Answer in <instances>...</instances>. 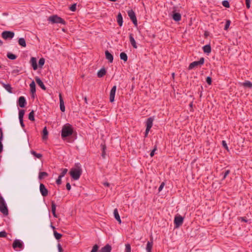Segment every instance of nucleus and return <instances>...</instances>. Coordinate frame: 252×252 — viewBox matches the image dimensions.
Returning a JSON list of instances; mask_svg holds the SVG:
<instances>
[{"instance_id":"obj_1","label":"nucleus","mask_w":252,"mask_h":252,"mask_svg":"<svg viewBox=\"0 0 252 252\" xmlns=\"http://www.w3.org/2000/svg\"><path fill=\"white\" fill-rule=\"evenodd\" d=\"M61 137L63 140L72 142L77 138V133L73 130L72 126L69 124L64 125L62 129Z\"/></svg>"},{"instance_id":"obj_2","label":"nucleus","mask_w":252,"mask_h":252,"mask_svg":"<svg viewBox=\"0 0 252 252\" xmlns=\"http://www.w3.org/2000/svg\"><path fill=\"white\" fill-rule=\"evenodd\" d=\"M75 168L70 169L69 174L74 180H77L80 178L82 173V170L79 163H75Z\"/></svg>"},{"instance_id":"obj_3","label":"nucleus","mask_w":252,"mask_h":252,"mask_svg":"<svg viewBox=\"0 0 252 252\" xmlns=\"http://www.w3.org/2000/svg\"><path fill=\"white\" fill-rule=\"evenodd\" d=\"M48 20L52 24H61L63 25L66 24V22L65 20L61 17L58 16L57 15H53L50 16L48 18Z\"/></svg>"},{"instance_id":"obj_4","label":"nucleus","mask_w":252,"mask_h":252,"mask_svg":"<svg viewBox=\"0 0 252 252\" xmlns=\"http://www.w3.org/2000/svg\"><path fill=\"white\" fill-rule=\"evenodd\" d=\"M0 211L5 215H7L8 214V208L2 196H0Z\"/></svg>"},{"instance_id":"obj_5","label":"nucleus","mask_w":252,"mask_h":252,"mask_svg":"<svg viewBox=\"0 0 252 252\" xmlns=\"http://www.w3.org/2000/svg\"><path fill=\"white\" fill-rule=\"evenodd\" d=\"M205 59L203 57L200 59L198 61H194L190 63L188 67L189 70H191L197 66H201L204 63Z\"/></svg>"},{"instance_id":"obj_6","label":"nucleus","mask_w":252,"mask_h":252,"mask_svg":"<svg viewBox=\"0 0 252 252\" xmlns=\"http://www.w3.org/2000/svg\"><path fill=\"white\" fill-rule=\"evenodd\" d=\"M184 221V218L180 215L175 217L174 223L175 228H178L182 225Z\"/></svg>"},{"instance_id":"obj_7","label":"nucleus","mask_w":252,"mask_h":252,"mask_svg":"<svg viewBox=\"0 0 252 252\" xmlns=\"http://www.w3.org/2000/svg\"><path fill=\"white\" fill-rule=\"evenodd\" d=\"M127 14L129 17V18L132 22L133 24L135 26H137V21L136 19V17L135 14V12L133 11V10H129L127 11Z\"/></svg>"},{"instance_id":"obj_8","label":"nucleus","mask_w":252,"mask_h":252,"mask_svg":"<svg viewBox=\"0 0 252 252\" xmlns=\"http://www.w3.org/2000/svg\"><path fill=\"white\" fill-rule=\"evenodd\" d=\"M14 36V32L11 31H5L1 33V36L4 39H11Z\"/></svg>"},{"instance_id":"obj_9","label":"nucleus","mask_w":252,"mask_h":252,"mask_svg":"<svg viewBox=\"0 0 252 252\" xmlns=\"http://www.w3.org/2000/svg\"><path fill=\"white\" fill-rule=\"evenodd\" d=\"M18 105L21 108H24L27 104L26 98L24 96H20L17 101Z\"/></svg>"},{"instance_id":"obj_10","label":"nucleus","mask_w":252,"mask_h":252,"mask_svg":"<svg viewBox=\"0 0 252 252\" xmlns=\"http://www.w3.org/2000/svg\"><path fill=\"white\" fill-rule=\"evenodd\" d=\"M117 89V86L116 85L114 86L111 89L110 92V102L112 103L115 100V95L116 94V91Z\"/></svg>"},{"instance_id":"obj_11","label":"nucleus","mask_w":252,"mask_h":252,"mask_svg":"<svg viewBox=\"0 0 252 252\" xmlns=\"http://www.w3.org/2000/svg\"><path fill=\"white\" fill-rule=\"evenodd\" d=\"M39 190L41 194L44 197L48 195V190L43 184L41 183L39 186Z\"/></svg>"},{"instance_id":"obj_12","label":"nucleus","mask_w":252,"mask_h":252,"mask_svg":"<svg viewBox=\"0 0 252 252\" xmlns=\"http://www.w3.org/2000/svg\"><path fill=\"white\" fill-rule=\"evenodd\" d=\"M30 91L32 94V97L33 98L34 97V95L35 94L36 92V85L35 82L32 81L31 83L30 84Z\"/></svg>"},{"instance_id":"obj_13","label":"nucleus","mask_w":252,"mask_h":252,"mask_svg":"<svg viewBox=\"0 0 252 252\" xmlns=\"http://www.w3.org/2000/svg\"><path fill=\"white\" fill-rule=\"evenodd\" d=\"M172 19L176 22H179L181 19V15L178 12H176L175 11H173L172 15Z\"/></svg>"},{"instance_id":"obj_14","label":"nucleus","mask_w":252,"mask_h":252,"mask_svg":"<svg viewBox=\"0 0 252 252\" xmlns=\"http://www.w3.org/2000/svg\"><path fill=\"white\" fill-rule=\"evenodd\" d=\"M30 63L33 68V69L36 70L38 68V65L37 64L36 59L35 57H32Z\"/></svg>"},{"instance_id":"obj_15","label":"nucleus","mask_w":252,"mask_h":252,"mask_svg":"<svg viewBox=\"0 0 252 252\" xmlns=\"http://www.w3.org/2000/svg\"><path fill=\"white\" fill-rule=\"evenodd\" d=\"M12 247L14 249L17 248H22L23 247V243L19 240H15L13 243Z\"/></svg>"},{"instance_id":"obj_16","label":"nucleus","mask_w":252,"mask_h":252,"mask_svg":"<svg viewBox=\"0 0 252 252\" xmlns=\"http://www.w3.org/2000/svg\"><path fill=\"white\" fill-rule=\"evenodd\" d=\"M35 79V81H36V83L38 84V85L43 90L45 91L46 90V87H45V86L43 84V83L42 81V80L38 77H36Z\"/></svg>"},{"instance_id":"obj_17","label":"nucleus","mask_w":252,"mask_h":252,"mask_svg":"<svg viewBox=\"0 0 252 252\" xmlns=\"http://www.w3.org/2000/svg\"><path fill=\"white\" fill-rule=\"evenodd\" d=\"M59 99L60 110L62 112H64L65 111V106L64 104V101L61 94H59Z\"/></svg>"},{"instance_id":"obj_18","label":"nucleus","mask_w":252,"mask_h":252,"mask_svg":"<svg viewBox=\"0 0 252 252\" xmlns=\"http://www.w3.org/2000/svg\"><path fill=\"white\" fill-rule=\"evenodd\" d=\"M129 38L130 42L132 46L135 49L137 48L136 42L134 38L133 35L132 33H129Z\"/></svg>"},{"instance_id":"obj_19","label":"nucleus","mask_w":252,"mask_h":252,"mask_svg":"<svg viewBox=\"0 0 252 252\" xmlns=\"http://www.w3.org/2000/svg\"><path fill=\"white\" fill-rule=\"evenodd\" d=\"M105 55L106 59H107L110 63H112L113 61V56L108 50L105 51Z\"/></svg>"},{"instance_id":"obj_20","label":"nucleus","mask_w":252,"mask_h":252,"mask_svg":"<svg viewBox=\"0 0 252 252\" xmlns=\"http://www.w3.org/2000/svg\"><path fill=\"white\" fill-rule=\"evenodd\" d=\"M154 119L153 117H150L148 118L146 122V128L151 129L153 126V123Z\"/></svg>"},{"instance_id":"obj_21","label":"nucleus","mask_w":252,"mask_h":252,"mask_svg":"<svg viewBox=\"0 0 252 252\" xmlns=\"http://www.w3.org/2000/svg\"><path fill=\"white\" fill-rule=\"evenodd\" d=\"M153 245V238H151V241H148L147 244V246H146L147 252H152Z\"/></svg>"},{"instance_id":"obj_22","label":"nucleus","mask_w":252,"mask_h":252,"mask_svg":"<svg viewBox=\"0 0 252 252\" xmlns=\"http://www.w3.org/2000/svg\"><path fill=\"white\" fill-rule=\"evenodd\" d=\"M101 151H102V154L101 156L103 158H105L106 157V146L105 143V142L102 143L100 145Z\"/></svg>"},{"instance_id":"obj_23","label":"nucleus","mask_w":252,"mask_h":252,"mask_svg":"<svg viewBox=\"0 0 252 252\" xmlns=\"http://www.w3.org/2000/svg\"><path fill=\"white\" fill-rule=\"evenodd\" d=\"M114 216L115 219L118 221L119 223L121 224L122 223V221L117 208L115 209L114 210Z\"/></svg>"},{"instance_id":"obj_24","label":"nucleus","mask_w":252,"mask_h":252,"mask_svg":"<svg viewBox=\"0 0 252 252\" xmlns=\"http://www.w3.org/2000/svg\"><path fill=\"white\" fill-rule=\"evenodd\" d=\"M111 246L109 244H107L101 249L100 252H111Z\"/></svg>"},{"instance_id":"obj_25","label":"nucleus","mask_w":252,"mask_h":252,"mask_svg":"<svg viewBox=\"0 0 252 252\" xmlns=\"http://www.w3.org/2000/svg\"><path fill=\"white\" fill-rule=\"evenodd\" d=\"M118 24L120 27H122L123 24V17L121 13H119L117 17Z\"/></svg>"},{"instance_id":"obj_26","label":"nucleus","mask_w":252,"mask_h":252,"mask_svg":"<svg viewBox=\"0 0 252 252\" xmlns=\"http://www.w3.org/2000/svg\"><path fill=\"white\" fill-rule=\"evenodd\" d=\"M106 71L105 69L103 67L101 68L99 70H98L97 73V75L98 77L101 78L104 76L106 74Z\"/></svg>"},{"instance_id":"obj_27","label":"nucleus","mask_w":252,"mask_h":252,"mask_svg":"<svg viewBox=\"0 0 252 252\" xmlns=\"http://www.w3.org/2000/svg\"><path fill=\"white\" fill-rule=\"evenodd\" d=\"M203 50L205 53L209 54L211 52V47L210 44H207L203 47Z\"/></svg>"},{"instance_id":"obj_28","label":"nucleus","mask_w":252,"mask_h":252,"mask_svg":"<svg viewBox=\"0 0 252 252\" xmlns=\"http://www.w3.org/2000/svg\"><path fill=\"white\" fill-rule=\"evenodd\" d=\"M2 85V86L5 88V89L9 93H12V88L11 86V85L9 84H5L4 83H1Z\"/></svg>"},{"instance_id":"obj_29","label":"nucleus","mask_w":252,"mask_h":252,"mask_svg":"<svg viewBox=\"0 0 252 252\" xmlns=\"http://www.w3.org/2000/svg\"><path fill=\"white\" fill-rule=\"evenodd\" d=\"M48 131L47 130L46 127L45 126L42 130V139L43 140H46L48 138Z\"/></svg>"},{"instance_id":"obj_30","label":"nucleus","mask_w":252,"mask_h":252,"mask_svg":"<svg viewBox=\"0 0 252 252\" xmlns=\"http://www.w3.org/2000/svg\"><path fill=\"white\" fill-rule=\"evenodd\" d=\"M56 205L55 204V203L53 201H52V203H51V211H52V213L53 215L54 216V217L57 218V215L56 214Z\"/></svg>"},{"instance_id":"obj_31","label":"nucleus","mask_w":252,"mask_h":252,"mask_svg":"<svg viewBox=\"0 0 252 252\" xmlns=\"http://www.w3.org/2000/svg\"><path fill=\"white\" fill-rule=\"evenodd\" d=\"M56 205L55 204V203L53 201H52V203H51V211H52V213L53 215L54 216V217L57 218V215L56 214Z\"/></svg>"},{"instance_id":"obj_32","label":"nucleus","mask_w":252,"mask_h":252,"mask_svg":"<svg viewBox=\"0 0 252 252\" xmlns=\"http://www.w3.org/2000/svg\"><path fill=\"white\" fill-rule=\"evenodd\" d=\"M18 42V44L22 47H25L26 46V40L24 38H20Z\"/></svg>"},{"instance_id":"obj_33","label":"nucleus","mask_w":252,"mask_h":252,"mask_svg":"<svg viewBox=\"0 0 252 252\" xmlns=\"http://www.w3.org/2000/svg\"><path fill=\"white\" fill-rule=\"evenodd\" d=\"M7 57L10 60H14L17 58V56L12 53L8 52Z\"/></svg>"},{"instance_id":"obj_34","label":"nucleus","mask_w":252,"mask_h":252,"mask_svg":"<svg viewBox=\"0 0 252 252\" xmlns=\"http://www.w3.org/2000/svg\"><path fill=\"white\" fill-rule=\"evenodd\" d=\"M120 59L122 60H123L125 62L127 61V56L125 52H122L120 55Z\"/></svg>"},{"instance_id":"obj_35","label":"nucleus","mask_w":252,"mask_h":252,"mask_svg":"<svg viewBox=\"0 0 252 252\" xmlns=\"http://www.w3.org/2000/svg\"><path fill=\"white\" fill-rule=\"evenodd\" d=\"M29 119L32 121L34 122L35 121L34 119V112L33 110H32L29 114L28 116Z\"/></svg>"},{"instance_id":"obj_36","label":"nucleus","mask_w":252,"mask_h":252,"mask_svg":"<svg viewBox=\"0 0 252 252\" xmlns=\"http://www.w3.org/2000/svg\"><path fill=\"white\" fill-rule=\"evenodd\" d=\"M48 174L46 172H40L39 173L38 178L39 180L42 179L45 177H47Z\"/></svg>"},{"instance_id":"obj_37","label":"nucleus","mask_w":252,"mask_h":252,"mask_svg":"<svg viewBox=\"0 0 252 252\" xmlns=\"http://www.w3.org/2000/svg\"><path fill=\"white\" fill-rule=\"evenodd\" d=\"M243 86L245 87L251 89L252 88V83L249 81H246L243 83Z\"/></svg>"},{"instance_id":"obj_38","label":"nucleus","mask_w":252,"mask_h":252,"mask_svg":"<svg viewBox=\"0 0 252 252\" xmlns=\"http://www.w3.org/2000/svg\"><path fill=\"white\" fill-rule=\"evenodd\" d=\"M31 154L33 155L34 157L38 158H40L42 157V155L39 153H36L34 151H31Z\"/></svg>"},{"instance_id":"obj_39","label":"nucleus","mask_w":252,"mask_h":252,"mask_svg":"<svg viewBox=\"0 0 252 252\" xmlns=\"http://www.w3.org/2000/svg\"><path fill=\"white\" fill-rule=\"evenodd\" d=\"M45 63V59L41 58L39 59L38 62V66L40 68H42Z\"/></svg>"},{"instance_id":"obj_40","label":"nucleus","mask_w":252,"mask_h":252,"mask_svg":"<svg viewBox=\"0 0 252 252\" xmlns=\"http://www.w3.org/2000/svg\"><path fill=\"white\" fill-rule=\"evenodd\" d=\"M25 114V110L23 109L20 110L19 111V120H23L24 116Z\"/></svg>"},{"instance_id":"obj_41","label":"nucleus","mask_w":252,"mask_h":252,"mask_svg":"<svg viewBox=\"0 0 252 252\" xmlns=\"http://www.w3.org/2000/svg\"><path fill=\"white\" fill-rule=\"evenodd\" d=\"M61 170H62V172L60 174V175L59 176V177H60L61 178H63L66 174L68 170H67V169H66V168H62Z\"/></svg>"},{"instance_id":"obj_42","label":"nucleus","mask_w":252,"mask_h":252,"mask_svg":"<svg viewBox=\"0 0 252 252\" xmlns=\"http://www.w3.org/2000/svg\"><path fill=\"white\" fill-rule=\"evenodd\" d=\"M230 173V170L229 169L225 170L224 171L222 172V174L223 175L222 180L225 179L226 178V177L227 176V175L228 174H229Z\"/></svg>"},{"instance_id":"obj_43","label":"nucleus","mask_w":252,"mask_h":252,"mask_svg":"<svg viewBox=\"0 0 252 252\" xmlns=\"http://www.w3.org/2000/svg\"><path fill=\"white\" fill-rule=\"evenodd\" d=\"M54 235L56 239L59 240L62 237V234L57 232L56 231H54Z\"/></svg>"},{"instance_id":"obj_44","label":"nucleus","mask_w":252,"mask_h":252,"mask_svg":"<svg viewBox=\"0 0 252 252\" xmlns=\"http://www.w3.org/2000/svg\"><path fill=\"white\" fill-rule=\"evenodd\" d=\"M222 4L224 7H225L226 8L230 7L229 2L228 0H223L222 1Z\"/></svg>"},{"instance_id":"obj_45","label":"nucleus","mask_w":252,"mask_h":252,"mask_svg":"<svg viewBox=\"0 0 252 252\" xmlns=\"http://www.w3.org/2000/svg\"><path fill=\"white\" fill-rule=\"evenodd\" d=\"M231 23V21L229 20H227L226 21V23L224 28V30L227 31L229 28L230 25Z\"/></svg>"},{"instance_id":"obj_46","label":"nucleus","mask_w":252,"mask_h":252,"mask_svg":"<svg viewBox=\"0 0 252 252\" xmlns=\"http://www.w3.org/2000/svg\"><path fill=\"white\" fill-rule=\"evenodd\" d=\"M69 9L71 11H75V10H76V3H73V4L71 5Z\"/></svg>"},{"instance_id":"obj_47","label":"nucleus","mask_w":252,"mask_h":252,"mask_svg":"<svg viewBox=\"0 0 252 252\" xmlns=\"http://www.w3.org/2000/svg\"><path fill=\"white\" fill-rule=\"evenodd\" d=\"M99 246L97 244H95L91 251V252H98Z\"/></svg>"},{"instance_id":"obj_48","label":"nucleus","mask_w":252,"mask_h":252,"mask_svg":"<svg viewBox=\"0 0 252 252\" xmlns=\"http://www.w3.org/2000/svg\"><path fill=\"white\" fill-rule=\"evenodd\" d=\"M125 252H131V247L129 244L126 245Z\"/></svg>"},{"instance_id":"obj_49","label":"nucleus","mask_w":252,"mask_h":252,"mask_svg":"<svg viewBox=\"0 0 252 252\" xmlns=\"http://www.w3.org/2000/svg\"><path fill=\"white\" fill-rule=\"evenodd\" d=\"M222 145L225 150H226L227 151H229L228 147L225 141H222Z\"/></svg>"},{"instance_id":"obj_50","label":"nucleus","mask_w":252,"mask_h":252,"mask_svg":"<svg viewBox=\"0 0 252 252\" xmlns=\"http://www.w3.org/2000/svg\"><path fill=\"white\" fill-rule=\"evenodd\" d=\"M157 150V146L155 145L154 149L151 151L150 155L151 157H153L155 155V151Z\"/></svg>"},{"instance_id":"obj_51","label":"nucleus","mask_w":252,"mask_h":252,"mask_svg":"<svg viewBox=\"0 0 252 252\" xmlns=\"http://www.w3.org/2000/svg\"><path fill=\"white\" fill-rule=\"evenodd\" d=\"M206 81L208 85H211L212 82V78L210 76H208L206 79Z\"/></svg>"},{"instance_id":"obj_52","label":"nucleus","mask_w":252,"mask_h":252,"mask_svg":"<svg viewBox=\"0 0 252 252\" xmlns=\"http://www.w3.org/2000/svg\"><path fill=\"white\" fill-rule=\"evenodd\" d=\"M238 220L245 222H247L248 221V220L246 217H239L238 218Z\"/></svg>"},{"instance_id":"obj_53","label":"nucleus","mask_w":252,"mask_h":252,"mask_svg":"<svg viewBox=\"0 0 252 252\" xmlns=\"http://www.w3.org/2000/svg\"><path fill=\"white\" fill-rule=\"evenodd\" d=\"M7 236V233L5 231L0 232V237L5 238Z\"/></svg>"},{"instance_id":"obj_54","label":"nucleus","mask_w":252,"mask_h":252,"mask_svg":"<svg viewBox=\"0 0 252 252\" xmlns=\"http://www.w3.org/2000/svg\"><path fill=\"white\" fill-rule=\"evenodd\" d=\"M246 7L248 9H249L251 7V0H245Z\"/></svg>"},{"instance_id":"obj_55","label":"nucleus","mask_w":252,"mask_h":252,"mask_svg":"<svg viewBox=\"0 0 252 252\" xmlns=\"http://www.w3.org/2000/svg\"><path fill=\"white\" fill-rule=\"evenodd\" d=\"M62 178L60 177H58V179L56 180V183L57 185H60L62 184Z\"/></svg>"},{"instance_id":"obj_56","label":"nucleus","mask_w":252,"mask_h":252,"mask_svg":"<svg viewBox=\"0 0 252 252\" xmlns=\"http://www.w3.org/2000/svg\"><path fill=\"white\" fill-rule=\"evenodd\" d=\"M165 186V183L164 182H162L161 184H160V186L158 188V191L160 192V191H161V190L164 187V186Z\"/></svg>"},{"instance_id":"obj_57","label":"nucleus","mask_w":252,"mask_h":252,"mask_svg":"<svg viewBox=\"0 0 252 252\" xmlns=\"http://www.w3.org/2000/svg\"><path fill=\"white\" fill-rule=\"evenodd\" d=\"M58 248L59 252H63V250L60 243L58 244Z\"/></svg>"},{"instance_id":"obj_58","label":"nucleus","mask_w":252,"mask_h":252,"mask_svg":"<svg viewBox=\"0 0 252 252\" xmlns=\"http://www.w3.org/2000/svg\"><path fill=\"white\" fill-rule=\"evenodd\" d=\"M66 188L67 190H70L71 189V185L69 183H67L66 184Z\"/></svg>"},{"instance_id":"obj_59","label":"nucleus","mask_w":252,"mask_h":252,"mask_svg":"<svg viewBox=\"0 0 252 252\" xmlns=\"http://www.w3.org/2000/svg\"><path fill=\"white\" fill-rule=\"evenodd\" d=\"M3 150V145L2 144V140L1 138H0V153L2 152Z\"/></svg>"},{"instance_id":"obj_60","label":"nucleus","mask_w":252,"mask_h":252,"mask_svg":"<svg viewBox=\"0 0 252 252\" xmlns=\"http://www.w3.org/2000/svg\"><path fill=\"white\" fill-rule=\"evenodd\" d=\"M150 129H149V128H147L146 129V130H145V135H144V137H147V136H148V134L149 133V132L150 131Z\"/></svg>"},{"instance_id":"obj_61","label":"nucleus","mask_w":252,"mask_h":252,"mask_svg":"<svg viewBox=\"0 0 252 252\" xmlns=\"http://www.w3.org/2000/svg\"><path fill=\"white\" fill-rule=\"evenodd\" d=\"M19 121H20V123L21 126L23 128H24V127H25V124H24V123L23 120H19Z\"/></svg>"},{"instance_id":"obj_62","label":"nucleus","mask_w":252,"mask_h":252,"mask_svg":"<svg viewBox=\"0 0 252 252\" xmlns=\"http://www.w3.org/2000/svg\"><path fill=\"white\" fill-rule=\"evenodd\" d=\"M102 184L105 187H110V184L108 182H103Z\"/></svg>"},{"instance_id":"obj_63","label":"nucleus","mask_w":252,"mask_h":252,"mask_svg":"<svg viewBox=\"0 0 252 252\" xmlns=\"http://www.w3.org/2000/svg\"><path fill=\"white\" fill-rule=\"evenodd\" d=\"M19 71H20V70L19 69H15L12 70V73H18Z\"/></svg>"},{"instance_id":"obj_64","label":"nucleus","mask_w":252,"mask_h":252,"mask_svg":"<svg viewBox=\"0 0 252 252\" xmlns=\"http://www.w3.org/2000/svg\"><path fill=\"white\" fill-rule=\"evenodd\" d=\"M0 138H1V140L3 139V132L0 133Z\"/></svg>"}]
</instances>
